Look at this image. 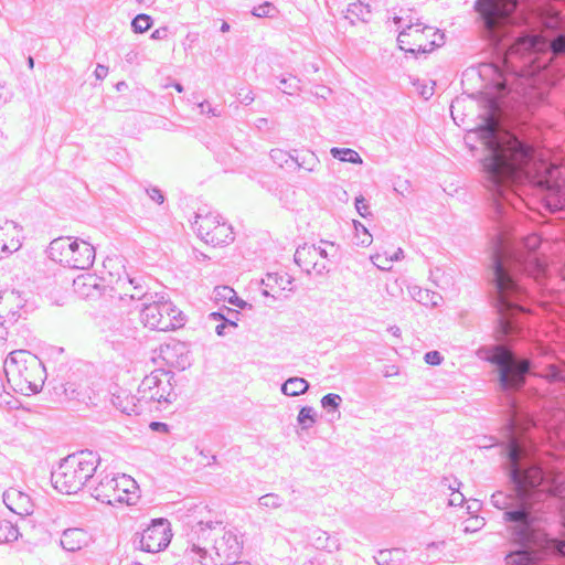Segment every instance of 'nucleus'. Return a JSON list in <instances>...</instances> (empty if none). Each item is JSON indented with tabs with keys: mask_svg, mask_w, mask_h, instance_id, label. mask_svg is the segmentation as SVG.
<instances>
[{
	"mask_svg": "<svg viewBox=\"0 0 565 565\" xmlns=\"http://www.w3.org/2000/svg\"><path fill=\"white\" fill-rule=\"evenodd\" d=\"M130 565H142V564H140V563H132V564H130Z\"/></svg>",
	"mask_w": 565,
	"mask_h": 565,
	"instance_id": "obj_59",
	"label": "nucleus"
},
{
	"mask_svg": "<svg viewBox=\"0 0 565 565\" xmlns=\"http://www.w3.org/2000/svg\"><path fill=\"white\" fill-rule=\"evenodd\" d=\"M140 322L151 331L169 332L183 327L185 316L172 299L159 296L145 303Z\"/></svg>",
	"mask_w": 565,
	"mask_h": 565,
	"instance_id": "obj_4",
	"label": "nucleus"
},
{
	"mask_svg": "<svg viewBox=\"0 0 565 565\" xmlns=\"http://www.w3.org/2000/svg\"><path fill=\"white\" fill-rule=\"evenodd\" d=\"M499 370V380L504 388H519L524 383V374L529 371L530 363L522 360L515 363L512 353L504 348H497L489 359Z\"/></svg>",
	"mask_w": 565,
	"mask_h": 565,
	"instance_id": "obj_8",
	"label": "nucleus"
},
{
	"mask_svg": "<svg viewBox=\"0 0 565 565\" xmlns=\"http://www.w3.org/2000/svg\"><path fill=\"white\" fill-rule=\"evenodd\" d=\"M548 547L555 548L561 555L565 556V541L551 540Z\"/></svg>",
	"mask_w": 565,
	"mask_h": 565,
	"instance_id": "obj_43",
	"label": "nucleus"
},
{
	"mask_svg": "<svg viewBox=\"0 0 565 565\" xmlns=\"http://www.w3.org/2000/svg\"><path fill=\"white\" fill-rule=\"evenodd\" d=\"M239 96H241V102L245 103V104H249V103H252L254 100L252 92L239 93Z\"/></svg>",
	"mask_w": 565,
	"mask_h": 565,
	"instance_id": "obj_47",
	"label": "nucleus"
},
{
	"mask_svg": "<svg viewBox=\"0 0 565 565\" xmlns=\"http://www.w3.org/2000/svg\"><path fill=\"white\" fill-rule=\"evenodd\" d=\"M18 525L6 515H0V544H8L19 539Z\"/></svg>",
	"mask_w": 565,
	"mask_h": 565,
	"instance_id": "obj_25",
	"label": "nucleus"
},
{
	"mask_svg": "<svg viewBox=\"0 0 565 565\" xmlns=\"http://www.w3.org/2000/svg\"><path fill=\"white\" fill-rule=\"evenodd\" d=\"M354 237L360 246H369L373 241L367 228L359 222H354Z\"/></svg>",
	"mask_w": 565,
	"mask_h": 565,
	"instance_id": "obj_29",
	"label": "nucleus"
},
{
	"mask_svg": "<svg viewBox=\"0 0 565 565\" xmlns=\"http://www.w3.org/2000/svg\"><path fill=\"white\" fill-rule=\"evenodd\" d=\"M49 252L53 260L77 269L90 267L95 259V248L92 244L72 237L54 239L50 244Z\"/></svg>",
	"mask_w": 565,
	"mask_h": 565,
	"instance_id": "obj_5",
	"label": "nucleus"
},
{
	"mask_svg": "<svg viewBox=\"0 0 565 565\" xmlns=\"http://www.w3.org/2000/svg\"><path fill=\"white\" fill-rule=\"evenodd\" d=\"M275 11V8L266 2L264 4H260L258 7H255L253 10L254 15L256 17H268Z\"/></svg>",
	"mask_w": 565,
	"mask_h": 565,
	"instance_id": "obj_37",
	"label": "nucleus"
},
{
	"mask_svg": "<svg viewBox=\"0 0 565 565\" xmlns=\"http://www.w3.org/2000/svg\"><path fill=\"white\" fill-rule=\"evenodd\" d=\"M542 166L544 175L536 177L534 183L547 191L545 200L551 210H562L565 207V169L555 166L550 168Z\"/></svg>",
	"mask_w": 565,
	"mask_h": 565,
	"instance_id": "obj_9",
	"label": "nucleus"
},
{
	"mask_svg": "<svg viewBox=\"0 0 565 565\" xmlns=\"http://www.w3.org/2000/svg\"><path fill=\"white\" fill-rule=\"evenodd\" d=\"M150 428L153 431H159V433H162V434H168L169 433V427L164 423L152 422L150 424Z\"/></svg>",
	"mask_w": 565,
	"mask_h": 565,
	"instance_id": "obj_44",
	"label": "nucleus"
},
{
	"mask_svg": "<svg viewBox=\"0 0 565 565\" xmlns=\"http://www.w3.org/2000/svg\"><path fill=\"white\" fill-rule=\"evenodd\" d=\"M152 25V20L148 14H138L131 22L135 32L143 33Z\"/></svg>",
	"mask_w": 565,
	"mask_h": 565,
	"instance_id": "obj_31",
	"label": "nucleus"
},
{
	"mask_svg": "<svg viewBox=\"0 0 565 565\" xmlns=\"http://www.w3.org/2000/svg\"><path fill=\"white\" fill-rule=\"evenodd\" d=\"M3 500L8 509L15 514L29 515L32 512L31 498L17 488H9L3 494Z\"/></svg>",
	"mask_w": 565,
	"mask_h": 565,
	"instance_id": "obj_18",
	"label": "nucleus"
},
{
	"mask_svg": "<svg viewBox=\"0 0 565 565\" xmlns=\"http://www.w3.org/2000/svg\"><path fill=\"white\" fill-rule=\"evenodd\" d=\"M4 370L9 383L23 395L38 393L45 381V367L42 362L25 350L11 352Z\"/></svg>",
	"mask_w": 565,
	"mask_h": 565,
	"instance_id": "obj_2",
	"label": "nucleus"
},
{
	"mask_svg": "<svg viewBox=\"0 0 565 565\" xmlns=\"http://www.w3.org/2000/svg\"><path fill=\"white\" fill-rule=\"evenodd\" d=\"M371 17V9L370 6L362 2V1H355L349 4L347 12H345V19L351 23L355 24L358 22H365Z\"/></svg>",
	"mask_w": 565,
	"mask_h": 565,
	"instance_id": "obj_24",
	"label": "nucleus"
},
{
	"mask_svg": "<svg viewBox=\"0 0 565 565\" xmlns=\"http://www.w3.org/2000/svg\"><path fill=\"white\" fill-rule=\"evenodd\" d=\"M211 318L215 321H221L223 319V316L218 312H214L211 315Z\"/></svg>",
	"mask_w": 565,
	"mask_h": 565,
	"instance_id": "obj_50",
	"label": "nucleus"
},
{
	"mask_svg": "<svg viewBox=\"0 0 565 565\" xmlns=\"http://www.w3.org/2000/svg\"><path fill=\"white\" fill-rule=\"evenodd\" d=\"M285 94H292V92L290 90V87H287V89L284 90Z\"/></svg>",
	"mask_w": 565,
	"mask_h": 565,
	"instance_id": "obj_56",
	"label": "nucleus"
},
{
	"mask_svg": "<svg viewBox=\"0 0 565 565\" xmlns=\"http://www.w3.org/2000/svg\"><path fill=\"white\" fill-rule=\"evenodd\" d=\"M174 88L177 89V92L181 93L182 92V86L180 84H175L174 85Z\"/></svg>",
	"mask_w": 565,
	"mask_h": 565,
	"instance_id": "obj_54",
	"label": "nucleus"
},
{
	"mask_svg": "<svg viewBox=\"0 0 565 565\" xmlns=\"http://www.w3.org/2000/svg\"><path fill=\"white\" fill-rule=\"evenodd\" d=\"M223 329H224V324H220V326H216V332L217 334H222L223 333Z\"/></svg>",
	"mask_w": 565,
	"mask_h": 565,
	"instance_id": "obj_52",
	"label": "nucleus"
},
{
	"mask_svg": "<svg viewBox=\"0 0 565 565\" xmlns=\"http://www.w3.org/2000/svg\"><path fill=\"white\" fill-rule=\"evenodd\" d=\"M205 526H207V523H206V524H205V523H203V522H201V523H200V530H201L202 532H204V531H205Z\"/></svg>",
	"mask_w": 565,
	"mask_h": 565,
	"instance_id": "obj_53",
	"label": "nucleus"
},
{
	"mask_svg": "<svg viewBox=\"0 0 565 565\" xmlns=\"http://www.w3.org/2000/svg\"><path fill=\"white\" fill-rule=\"evenodd\" d=\"M171 536L169 521L156 519L143 530L140 537V547L148 553H158L169 545Z\"/></svg>",
	"mask_w": 565,
	"mask_h": 565,
	"instance_id": "obj_12",
	"label": "nucleus"
},
{
	"mask_svg": "<svg viewBox=\"0 0 565 565\" xmlns=\"http://www.w3.org/2000/svg\"><path fill=\"white\" fill-rule=\"evenodd\" d=\"M516 8V0H478L477 10L491 29L508 18Z\"/></svg>",
	"mask_w": 565,
	"mask_h": 565,
	"instance_id": "obj_14",
	"label": "nucleus"
},
{
	"mask_svg": "<svg viewBox=\"0 0 565 565\" xmlns=\"http://www.w3.org/2000/svg\"><path fill=\"white\" fill-rule=\"evenodd\" d=\"M505 561L511 565H525L532 561V557L527 551H518L508 554Z\"/></svg>",
	"mask_w": 565,
	"mask_h": 565,
	"instance_id": "obj_30",
	"label": "nucleus"
},
{
	"mask_svg": "<svg viewBox=\"0 0 565 565\" xmlns=\"http://www.w3.org/2000/svg\"><path fill=\"white\" fill-rule=\"evenodd\" d=\"M333 158L353 164H362L363 160L360 154L350 148H332L330 150Z\"/></svg>",
	"mask_w": 565,
	"mask_h": 565,
	"instance_id": "obj_27",
	"label": "nucleus"
},
{
	"mask_svg": "<svg viewBox=\"0 0 565 565\" xmlns=\"http://www.w3.org/2000/svg\"><path fill=\"white\" fill-rule=\"evenodd\" d=\"M339 402H340V396L335 395V394H328V395L323 396L321 399V404L323 407H326V408L330 407L332 409L338 408Z\"/></svg>",
	"mask_w": 565,
	"mask_h": 565,
	"instance_id": "obj_36",
	"label": "nucleus"
},
{
	"mask_svg": "<svg viewBox=\"0 0 565 565\" xmlns=\"http://www.w3.org/2000/svg\"><path fill=\"white\" fill-rule=\"evenodd\" d=\"M166 29H161V30H156L153 33H152V38L153 39H162L166 34Z\"/></svg>",
	"mask_w": 565,
	"mask_h": 565,
	"instance_id": "obj_49",
	"label": "nucleus"
},
{
	"mask_svg": "<svg viewBox=\"0 0 565 565\" xmlns=\"http://www.w3.org/2000/svg\"><path fill=\"white\" fill-rule=\"evenodd\" d=\"M29 64H30L31 67L33 66V58L32 57L29 58Z\"/></svg>",
	"mask_w": 565,
	"mask_h": 565,
	"instance_id": "obj_58",
	"label": "nucleus"
},
{
	"mask_svg": "<svg viewBox=\"0 0 565 565\" xmlns=\"http://www.w3.org/2000/svg\"><path fill=\"white\" fill-rule=\"evenodd\" d=\"M298 422L305 427H309L315 423L313 412L310 407H302L298 415Z\"/></svg>",
	"mask_w": 565,
	"mask_h": 565,
	"instance_id": "obj_32",
	"label": "nucleus"
},
{
	"mask_svg": "<svg viewBox=\"0 0 565 565\" xmlns=\"http://www.w3.org/2000/svg\"><path fill=\"white\" fill-rule=\"evenodd\" d=\"M513 479L522 491H527L541 484L543 477L540 468L532 467L524 471H513Z\"/></svg>",
	"mask_w": 565,
	"mask_h": 565,
	"instance_id": "obj_23",
	"label": "nucleus"
},
{
	"mask_svg": "<svg viewBox=\"0 0 565 565\" xmlns=\"http://www.w3.org/2000/svg\"><path fill=\"white\" fill-rule=\"evenodd\" d=\"M355 207L362 217H366V216L371 215L370 206H369L366 200L362 195H360L355 199Z\"/></svg>",
	"mask_w": 565,
	"mask_h": 565,
	"instance_id": "obj_34",
	"label": "nucleus"
},
{
	"mask_svg": "<svg viewBox=\"0 0 565 565\" xmlns=\"http://www.w3.org/2000/svg\"><path fill=\"white\" fill-rule=\"evenodd\" d=\"M117 267V282L121 284V288L124 289V295H128L127 291L129 289V286L132 284V280L129 279L125 273V267L121 265H116Z\"/></svg>",
	"mask_w": 565,
	"mask_h": 565,
	"instance_id": "obj_33",
	"label": "nucleus"
},
{
	"mask_svg": "<svg viewBox=\"0 0 565 565\" xmlns=\"http://www.w3.org/2000/svg\"><path fill=\"white\" fill-rule=\"evenodd\" d=\"M74 294L79 300L94 302L100 298L102 290L94 276L85 275L74 281Z\"/></svg>",
	"mask_w": 565,
	"mask_h": 565,
	"instance_id": "obj_19",
	"label": "nucleus"
},
{
	"mask_svg": "<svg viewBox=\"0 0 565 565\" xmlns=\"http://www.w3.org/2000/svg\"><path fill=\"white\" fill-rule=\"evenodd\" d=\"M25 303L22 295L12 289L0 291V320L2 322L14 321L19 317V311Z\"/></svg>",
	"mask_w": 565,
	"mask_h": 565,
	"instance_id": "obj_15",
	"label": "nucleus"
},
{
	"mask_svg": "<svg viewBox=\"0 0 565 565\" xmlns=\"http://www.w3.org/2000/svg\"><path fill=\"white\" fill-rule=\"evenodd\" d=\"M504 518L511 522L524 521L525 513L523 511L505 512Z\"/></svg>",
	"mask_w": 565,
	"mask_h": 565,
	"instance_id": "obj_39",
	"label": "nucleus"
},
{
	"mask_svg": "<svg viewBox=\"0 0 565 565\" xmlns=\"http://www.w3.org/2000/svg\"><path fill=\"white\" fill-rule=\"evenodd\" d=\"M332 248L333 244L328 242H322L321 245L303 244L296 249L295 262L307 273L323 268L329 249Z\"/></svg>",
	"mask_w": 565,
	"mask_h": 565,
	"instance_id": "obj_13",
	"label": "nucleus"
},
{
	"mask_svg": "<svg viewBox=\"0 0 565 565\" xmlns=\"http://www.w3.org/2000/svg\"><path fill=\"white\" fill-rule=\"evenodd\" d=\"M398 375V367L395 365L387 366V369L384 371V376L392 377Z\"/></svg>",
	"mask_w": 565,
	"mask_h": 565,
	"instance_id": "obj_46",
	"label": "nucleus"
},
{
	"mask_svg": "<svg viewBox=\"0 0 565 565\" xmlns=\"http://www.w3.org/2000/svg\"><path fill=\"white\" fill-rule=\"evenodd\" d=\"M503 332L504 333L509 332V323L508 322L503 326Z\"/></svg>",
	"mask_w": 565,
	"mask_h": 565,
	"instance_id": "obj_55",
	"label": "nucleus"
},
{
	"mask_svg": "<svg viewBox=\"0 0 565 565\" xmlns=\"http://www.w3.org/2000/svg\"><path fill=\"white\" fill-rule=\"evenodd\" d=\"M543 42L537 36H525L519 39L507 52L505 61L511 63L516 58L531 57L533 53L542 50Z\"/></svg>",
	"mask_w": 565,
	"mask_h": 565,
	"instance_id": "obj_16",
	"label": "nucleus"
},
{
	"mask_svg": "<svg viewBox=\"0 0 565 565\" xmlns=\"http://www.w3.org/2000/svg\"><path fill=\"white\" fill-rule=\"evenodd\" d=\"M393 553H398L397 550H394V551H391V550H385V551H381L379 553V556H377V563L380 565H385L388 563V559H390V556L393 554Z\"/></svg>",
	"mask_w": 565,
	"mask_h": 565,
	"instance_id": "obj_42",
	"label": "nucleus"
},
{
	"mask_svg": "<svg viewBox=\"0 0 565 565\" xmlns=\"http://www.w3.org/2000/svg\"><path fill=\"white\" fill-rule=\"evenodd\" d=\"M107 74H108V68L103 65H98L95 70V75L99 79L105 78L107 76Z\"/></svg>",
	"mask_w": 565,
	"mask_h": 565,
	"instance_id": "obj_45",
	"label": "nucleus"
},
{
	"mask_svg": "<svg viewBox=\"0 0 565 565\" xmlns=\"http://www.w3.org/2000/svg\"><path fill=\"white\" fill-rule=\"evenodd\" d=\"M230 30V24L225 21H222V24H221V31L222 32H227Z\"/></svg>",
	"mask_w": 565,
	"mask_h": 565,
	"instance_id": "obj_51",
	"label": "nucleus"
},
{
	"mask_svg": "<svg viewBox=\"0 0 565 565\" xmlns=\"http://www.w3.org/2000/svg\"><path fill=\"white\" fill-rule=\"evenodd\" d=\"M115 405L127 414L137 413L140 408V403L145 398H142V394L139 393V396L132 393L129 388H120L114 395Z\"/></svg>",
	"mask_w": 565,
	"mask_h": 565,
	"instance_id": "obj_22",
	"label": "nucleus"
},
{
	"mask_svg": "<svg viewBox=\"0 0 565 565\" xmlns=\"http://www.w3.org/2000/svg\"><path fill=\"white\" fill-rule=\"evenodd\" d=\"M137 392L142 394V398L170 402L172 394L171 376L163 370H157L143 377Z\"/></svg>",
	"mask_w": 565,
	"mask_h": 565,
	"instance_id": "obj_11",
	"label": "nucleus"
},
{
	"mask_svg": "<svg viewBox=\"0 0 565 565\" xmlns=\"http://www.w3.org/2000/svg\"><path fill=\"white\" fill-rule=\"evenodd\" d=\"M195 223L198 224V235L207 245L222 247L234 241L233 227L216 215L198 216Z\"/></svg>",
	"mask_w": 565,
	"mask_h": 565,
	"instance_id": "obj_10",
	"label": "nucleus"
},
{
	"mask_svg": "<svg viewBox=\"0 0 565 565\" xmlns=\"http://www.w3.org/2000/svg\"><path fill=\"white\" fill-rule=\"evenodd\" d=\"M98 462V457L90 451L67 456L52 472L53 487L65 494L77 492L94 476Z\"/></svg>",
	"mask_w": 565,
	"mask_h": 565,
	"instance_id": "obj_3",
	"label": "nucleus"
},
{
	"mask_svg": "<svg viewBox=\"0 0 565 565\" xmlns=\"http://www.w3.org/2000/svg\"><path fill=\"white\" fill-rule=\"evenodd\" d=\"M402 255V248L394 243H381L372 255V262L380 269H391Z\"/></svg>",
	"mask_w": 565,
	"mask_h": 565,
	"instance_id": "obj_17",
	"label": "nucleus"
},
{
	"mask_svg": "<svg viewBox=\"0 0 565 565\" xmlns=\"http://www.w3.org/2000/svg\"><path fill=\"white\" fill-rule=\"evenodd\" d=\"M495 280L500 294H508L515 289L512 278L503 270L500 264L495 266Z\"/></svg>",
	"mask_w": 565,
	"mask_h": 565,
	"instance_id": "obj_28",
	"label": "nucleus"
},
{
	"mask_svg": "<svg viewBox=\"0 0 565 565\" xmlns=\"http://www.w3.org/2000/svg\"><path fill=\"white\" fill-rule=\"evenodd\" d=\"M425 361L430 365H438L441 361V358L437 351H430L426 353Z\"/></svg>",
	"mask_w": 565,
	"mask_h": 565,
	"instance_id": "obj_41",
	"label": "nucleus"
},
{
	"mask_svg": "<svg viewBox=\"0 0 565 565\" xmlns=\"http://www.w3.org/2000/svg\"><path fill=\"white\" fill-rule=\"evenodd\" d=\"M551 49L554 53L559 54L565 52V36L561 35L552 41Z\"/></svg>",
	"mask_w": 565,
	"mask_h": 565,
	"instance_id": "obj_38",
	"label": "nucleus"
},
{
	"mask_svg": "<svg viewBox=\"0 0 565 565\" xmlns=\"http://www.w3.org/2000/svg\"><path fill=\"white\" fill-rule=\"evenodd\" d=\"M397 41L401 50L407 53L426 54L443 44L444 35L434 26L414 23L398 34Z\"/></svg>",
	"mask_w": 565,
	"mask_h": 565,
	"instance_id": "obj_6",
	"label": "nucleus"
},
{
	"mask_svg": "<svg viewBox=\"0 0 565 565\" xmlns=\"http://www.w3.org/2000/svg\"><path fill=\"white\" fill-rule=\"evenodd\" d=\"M511 460L513 462H515L519 458V450H518V447L515 445H511V448H510V454H509Z\"/></svg>",
	"mask_w": 565,
	"mask_h": 565,
	"instance_id": "obj_48",
	"label": "nucleus"
},
{
	"mask_svg": "<svg viewBox=\"0 0 565 565\" xmlns=\"http://www.w3.org/2000/svg\"><path fill=\"white\" fill-rule=\"evenodd\" d=\"M262 284L264 286L263 294L275 297L289 287L291 279L286 273L276 271L267 274Z\"/></svg>",
	"mask_w": 565,
	"mask_h": 565,
	"instance_id": "obj_20",
	"label": "nucleus"
},
{
	"mask_svg": "<svg viewBox=\"0 0 565 565\" xmlns=\"http://www.w3.org/2000/svg\"><path fill=\"white\" fill-rule=\"evenodd\" d=\"M94 498L103 503L132 504L138 498V486L127 475L106 477L94 489Z\"/></svg>",
	"mask_w": 565,
	"mask_h": 565,
	"instance_id": "obj_7",
	"label": "nucleus"
},
{
	"mask_svg": "<svg viewBox=\"0 0 565 565\" xmlns=\"http://www.w3.org/2000/svg\"><path fill=\"white\" fill-rule=\"evenodd\" d=\"M147 192L151 200L154 201L157 204H162L164 202V196L159 189L152 188L149 189Z\"/></svg>",
	"mask_w": 565,
	"mask_h": 565,
	"instance_id": "obj_40",
	"label": "nucleus"
},
{
	"mask_svg": "<svg viewBox=\"0 0 565 565\" xmlns=\"http://www.w3.org/2000/svg\"><path fill=\"white\" fill-rule=\"evenodd\" d=\"M89 543V535L82 529H67L63 532L61 537V545L64 550L76 552L87 546Z\"/></svg>",
	"mask_w": 565,
	"mask_h": 565,
	"instance_id": "obj_21",
	"label": "nucleus"
},
{
	"mask_svg": "<svg viewBox=\"0 0 565 565\" xmlns=\"http://www.w3.org/2000/svg\"><path fill=\"white\" fill-rule=\"evenodd\" d=\"M309 384L306 380L300 377H291L282 385V392L289 396H298L307 392Z\"/></svg>",
	"mask_w": 565,
	"mask_h": 565,
	"instance_id": "obj_26",
	"label": "nucleus"
},
{
	"mask_svg": "<svg viewBox=\"0 0 565 565\" xmlns=\"http://www.w3.org/2000/svg\"><path fill=\"white\" fill-rule=\"evenodd\" d=\"M491 111L475 131L483 140V143L492 150V154L486 159V168L500 179L512 175L515 171L522 170L529 163V152L521 142L509 135H505L495 145L493 143L494 132L498 130L497 108L490 103Z\"/></svg>",
	"mask_w": 565,
	"mask_h": 565,
	"instance_id": "obj_1",
	"label": "nucleus"
},
{
	"mask_svg": "<svg viewBox=\"0 0 565 565\" xmlns=\"http://www.w3.org/2000/svg\"><path fill=\"white\" fill-rule=\"evenodd\" d=\"M285 94H292V92L290 90V87H287V89L284 90Z\"/></svg>",
	"mask_w": 565,
	"mask_h": 565,
	"instance_id": "obj_57",
	"label": "nucleus"
},
{
	"mask_svg": "<svg viewBox=\"0 0 565 565\" xmlns=\"http://www.w3.org/2000/svg\"><path fill=\"white\" fill-rule=\"evenodd\" d=\"M216 295L224 300L227 299L231 303H236L237 296L235 295V291L232 288L228 287H221L216 289Z\"/></svg>",
	"mask_w": 565,
	"mask_h": 565,
	"instance_id": "obj_35",
	"label": "nucleus"
}]
</instances>
